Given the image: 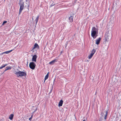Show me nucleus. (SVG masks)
Here are the masks:
<instances>
[{
  "instance_id": "f257e3e1",
  "label": "nucleus",
  "mask_w": 121,
  "mask_h": 121,
  "mask_svg": "<svg viewBox=\"0 0 121 121\" xmlns=\"http://www.w3.org/2000/svg\"><path fill=\"white\" fill-rule=\"evenodd\" d=\"M98 30L95 27H92L91 31V36L94 38H95L97 36L95 37V35L98 33Z\"/></svg>"
},
{
  "instance_id": "f03ea898",
  "label": "nucleus",
  "mask_w": 121,
  "mask_h": 121,
  "mask_svg": "<svg viewBox=\"0 0 121 121\" xmlns=\"http://www.w3.org/2000/svg\"><path fill=\"white\" fill-rule=\"evenodd\" d=\"M15 74L18 77L23 76H26V72L19 71L18 72H16L15 71Z\"/></svg>"
},
{
  "instance_id": "7ed1b4c3",
  "label": "nucleus",
  "mask_w": 121,
  "mask_h": 121,
  "mask_svg": "<svg viewBox=\"0 0 121 121\" xmlns=\"http://www.w3.org/2000/svg\"><path fill=\"white\" fill-rule=\"evenodd\" d=\"M96 51V50L95 49H93L91 51V54L88 56V58L91 59L93 56Z\"/></svg>"
},
{
  "instance_id": "20e7f679",
  "label": "nucleus",
  "mask_w": 121,
  "mask_h": 121,
  "mask_svg": "<svg viewBox=\"0 0 121 121\" xmlns=\"http://www.w3.org/2000/svg\"><path fill=\"white\" fill-rule=\"evenodd\" d=\"M36 66V64L34 62H31L29 64V67L31 69H35Z\"/></svg>"
},
{
  "instance_id": "39448f33",
  "label": "nucleus",
  "mask_w": 121,
  "mask_h": 121,
  "mask_svg": "<svg viewBox=\"0 0 121 121\" xmlns=\"http://www.w3.org/2000/svg\"><path fill=\"white\" fill-rule=\"evenodd\" d=\"M19 5L20 6L19 13V14L20 15L21 13L22 12V11L23 8L24 7V5L23 3L22 4H21L19 3Z\"/></svg>"
},
{
  "instance_id": "423d86ee",
  "label": "nucleus",
  "mask_w": 121,
  "mask_h": 121,
  "mask_svg": "<svg viewBox=\"0 0 121 121\" xmlns=\"http://www.w3.org/2000/svg\"><path fill=\"white\" fill-rule=\"evenodd\" d=\"M37 58V56L36 55H34L32 57V61H34L35 62H36V59Z\"/></svg>"
},
{
  "instance_id": "0eeeda50",
  "label": "nucleus",
  "mask_w": 121,
  "mask_h": 121,
  "mask_svg": "<svg viewBox=\"0 0 121 121\" xmlns=\"http://www.w3.org/2000/svg\"><path fill=\"white\" fill-rule=\"evenodd\" d=\"M101 39V38L100 37L96 39L95 41L96 44L97 45L99 44L100 43Z\"/></svg>"
},
{
  "instance_id": "6e6552de",
  "label": "nucleus",
  "mask_w": 121,
  "mask_h": 121,
  "mask_svg": "<svg viewBox=\"0 0 121 121\" xmlns=\"http://www.w3.org/2000/svg\"><path fill=\"white\" fill-rule=\"evenodd\" d=\"M36 48H37L38 49L39 48V45L37 43H35L34 45V47L33 48V49H34Z\"/></svg>"
},
{
  "instance_id": "1a4fd4ad",
  "label": "nucleus",
  "mask_w": 121,
  "mask_h": 121,
  "mask_svg": "<svg viewBox=\"0 0 121 121\" xmlns=\"http://www.w3.org/2000/svg\"><path fill=\"white\" fill-rule=\"evenodd\" d=\"M63 102L62 100H60L58 106L59 107L61 106H62Z\"/></svg>"
},
{
  "instance_id": "9d476101",
  "label": "nucleus",
  "mask_w": 121,
  "mask_h": 121,
  "mask_svg": "<svg viewBox=\"0 0 121 121\" xmlns=\"http://www.w3.org/2000/svg\"><path fill=\"white\" fill-rule=\"evenodd\" d=\"M73 16H71L69 18V21L71 22H72L73 21Z\"/></svg>"
},
{
  "instance_id": "9b49d317",
  "label": "nucleus",
  "mask_w": 121,
  "mask_h": 121,
  "mask_svg": "<svg viewBox=\"0 0 121 121\" xmlns=\"http://www.w3.org/2000/svg\"><path fill=\"white\" fill-rule=\"evenodd\" d=\"M105 42H108L109 39L108 36L107 35H105Z\"/></svg>"
},
{
  "instance_id": "f8f14e48",
  "label": "nucleus",
  "mask_w": 121,
  "mask_h": 121,
  "mask_svg": "<svg viewBox=\"0 0 121 121\" xmlns=\"http://www.w3.org/2000/svg\"><path fill=\"white\" fill-rule=\"evenodd\" d=\"M56 61V59H55L50 62L49 64L50 65H52Z\"/></svg>"
},
{
  "instance_id": "ddd939ff",
  "label": "nucleus",
  "mask_w": 121,
  "mask_h": 121,
  "mask_svg": "<svg viewBox=\"0 0 121 121\" xmlns=\"http://www.w3.org/2000/svg\"><path fill=\"white\" fill-rule=\"evenodd\" d=\"M13 50V49L12 50H10V51H6V52H3L2 53V54H4V53L8 54V53H10V52H12V51Z\"/></svg>"
},
{
  "instance_id": "4468645a",
  "label": "nucleus",
  "mask_w": 121,
  "mask_h": 121,
  "mask_svg": "<svg viewBox=\"0 0 121 121\" xmlns=\"http://www.w3.org/2000/svg\"><path fill=\"white\" fill-rule=\"evenodd\" d=\"M39 17V16H38L37 17L36 19L35 20V23H36V25L37 22H38V21Z\"/></svg>"
},
{
  "instance_id": "2eb2a0df",
  "label": "nucleus",
  "mask_w": 121,
  "mask_h": 121,
  "mask_svg": "<svg viewBox=\"0 0 121 121\" xmlns=\"http://www.w3.org/2000/svg\"><path fill=\"white\" fill-rule=\"evenodd\" d=\"M14 115L13 114H11L9 116V118L11 120H12L13 119Z\"/></svg>"
},
{
  "instance_id": "dca6fc26",
  "label": "nucleus",
  "mask_w": 121,
  "mask_h": 121,
  "mask_svg": "<svg viewBox=\"0 0 121 121\" xmlns=\"http://www.w3.org/2000/svg\"><path fill=\"white\" fill-rule=\"evenodd\" d=\"M48 73H48L45 76L44 79V81H45L48 78L49 76Z\"/></svg>"
},
{
  "instance_id": "f3484780",
  "label": "nucleus",
  "mask_w": 121,
  "mask_h": 121,
  "mask_svg": "<svg viewBox=\"0 0 121 121\" xmlns=\"http://www.w3.org/2000/svg\"><path fill=\"white\" fill-rule=\"evenodd\" d=\"M5 69L4 71H5L7 70H9V69H11V67H7L5 68Z\"/></svg>"
},
{
  "instance_id": "a211bd4d",
  "label": "nucleus",
  "mask_w": 121,
  "mask_h": 121,
  "mask_svg": "<svg viewBox=\"0 0 121 121\" xmlns=\"http://www.w3.org/2000/svg\"><path fill=\"white\" fill-rule=\"evenodd\" d=\"M108 115V111H106V114L105 115L104 117V118L105 120L107 116Z\"/></svg>"
},
{
  "instance_id": "6ab92c4d",
  "label": "nucleus",
  "mask_w": 121,
  "mask_h": 121,
  "mask_svg": "<svg viewBox=\"0 0 121 121\" xmlns=\"http://www.w3.org/2000/svg\"><path fill=\"white\" fill-rule=\"evenodd\" d=\"M7 21H4V22H3V23H2V26H3V25H4L5 24V23H7Z\"/></svg>"
},
{
  "instance_id": "aec40b11",
  "label": "nucleus",
  "mask_w": 121,
  "mask_h": 121,
  "mask_svg": "<svg viewBox=\"0 0 121 121\" xmlns=\"http://www.w3.org/2000/svg\"><path fill=\"white\" fill-rule=\"evenodd\" d=\"M7 64H3L2 65V67L3 68H4L5 67L6 65H7Z\"/></svg>"
},
{
  "instance_id": "412c9836",
  "label": "nucleus",
  "mask_w": 121,
  "mask_h": 121,
  "mask_svg": "<svg viewBox=\"0 0 121 121\" xmlns=\"http://www.w3.org/2000/svg\"><path fill=\"white\" fill-rule=\"evenodd\" d=\"M32 119V117H30L29 118V120L31 121V120Z\"/></svg>"
},
{
  "instance_id": "4be33fe9",
  "label": "nucleus",
  "mask_w": 121,
  "mask_h": 121,
  "mask_svg": "<svg viewBox=\"0 0 121 121\" xmlns=\"http://www.w3.org/2000/svg\"><path fill=\"white\" fill-rule=\"evenodd\" d=\"M54 4H51V5H50V7H52L53 6V5H54Z\"/></svg>"
},
{
  "instance_id": "5701e85b",
  "label": "nucleus",
  "mask_w": 121,
  "mask_h": 121,
  "mask_svg": "<svg viewBox=\"0 0 121 121\" xmlns=\"http://www.w3.org/2000/svg\"><path fill=\"white\" fill-rule=\"evenodd\" d=\"M2 68H3V67H2V66H1V67H0V69H2Z\"/></svg>"
},
{
  "instance_id": "b1692460",
  "label": "nucleus",
  "mask_w": 121,
  "mask_h": 121,
  "mask_svg": "<svg viewBox=\"0 0 121 121\" xmlns=\"http://www.w3.org/2000/svg\"><path fill=\"white\" fill-rule=\"evenodd\" d=\"M67 43L66 44V46H65V48L67 46Z\"/></svg>"
},
{
  "instance_id": "393cba45",
  "label": "nucleus",
  "mask_w": 121,
  "mask_h": 121,
  "mask_svg": "<svg viewBox=\"0 0 121 121\" xmlns=\"http://www.w3.org/2000/svg\"><path fill=\"white\" fill-rule=\"evenodd\" d=\"M82 121H86L85 120H84Z\"/></svg>"
},
{
  "instance_id": "a878e982",
  "label": "nucleus",
  "mask_w": 121,
  "mask_h": 121,
  "mask_svg": "<svg viewBox=\"0 0 121 121\" xmlns=\"http://www.w3.org/2000/svg\"><path fill=\"white\" fill-rule=\"evenodd\" d=\"M32 117H33V115H32L31 117H32Z\"/></svg>"
},
{
  "instance_id": "bb28decb",
  "label": "nucleus",
  "mask_w": 121,
  "mask_h": 121,
  "mask_svg": "<svg viewBox=\"0 0 121 121\" xmlns=\"http://www.w3.org/2000/svg\"><path fill=\"white\" fill-rule=\"evenodd\" d=\"M33 20V18H32V20Z\"/></svg>"
}]
</instances>
